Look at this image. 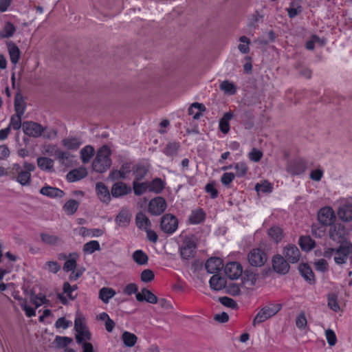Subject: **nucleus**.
Returning a JSON list of instances; mask_svg holds the SVG:
<instances>
[{
    "label": "nucleus",
    "mask_w": 352,
    "mask_h": 352,
    "mask_svg": "<svg viewBox=\"0 0 352 352\" xmlns=\"http://www.w3.org/2000/svg\"><path fill=\"white\" fill-rule=\"evenodd\" d=\"M35 169L36 167L32 163L24 162L23 166L14 163L11 165L10 177L21 186H28L31 184V173Z\"/></svg>",
    "instance_id": "obj_1"
},
{
    "label": "nucleus",
    "mask_w": 352,
    "mask_h": 352,
    "mask_svg": "<svg viewBox=\"0 0 352 352\" xmlns=\"http://www.w3.org/2000/svg\"><path fill=\"white\" fill-rule=\"evenodd\" d=\"M324 256L326 258L333 257V261L337 265H343L349 258L352 261V244L342 243L338 248H327L324 251Z\"/></svg>",
    "instance_id": "obj_2"
},
{
    "label": "nucleus",
    "mask_w": 352,
    "mask_h": 352,
    "mask_svg": "<svg viewBox=\"0 0 352 352\" xmlns=\"http://www.w3.org/2000/svg\"><path fill=\"white\" fill-rule=\"evenodd\" d=\"M111 154V149L107 145H104L98 149L92 163L93 170L99 173L106 172L112 164Z\"/></svg>",
    "instance_id": "obj_3"
},
{
    "label": "nucleus",
    "mask_w": 352,
    "mask_h": 352,
    "mask_svg": "<svg viewBox=\"0 0 352 352\" xmlns=\"http://www.w3.org/2000/svg\"><path fill=\"white\" fill-rule=\"evenodd\" d=\"M281 307L282 305L278 303H270L265 306L256 315L253 320V325L256 326L272 318L281 309Z\"/></svg>",
    "instance_id": "obj_4"
},
{
    "label": "nucleus",
    "mask_w": 352,
    "mask_h": 352,
    "mask_svg": "<svg viewBox=\"0 0 352 352\" xmlns=\"http://www.w3.org/2000/svg\"><path fill=\"white\" fill-rule=\"evenodd\" d=\"M197 243L193 236H186L180 248V254L182 258L188 260L195 256Z\"/></svg>",
    "instance_id": "obj_5"
},
{
    "label": "nucleus",
    "mask_w": 352,
    "mask_h": 352,
    "mask_svg": "<svg viewBox=\"0 0 352 352\" xmlns=\"http://www.w3.org/2000/svg\"><path fill=\"white\" fill-rule=\"evenodd\" d=\"M178 228V219L171 214H166L162 216L160 221L161 230L168 234L174 233Z\"/></svg>",
    "instance_id": "obj_6"
},
{
    "label": "nucleus",
    "mask_w": 352,
    "mask_h": 352,
    "mask_svg": "<svg viewBox=\"0 0 352 352\" xmlns=\"http://www.w3.org/2000/svg\"><path fill=\"white\" fill-rule=\"evenodd\" d=\"M248 261L253 267H261L267 261V254L260 248L252 250L248 254Z\"/></svg>",
    "instance_id": "obj_7"
},
{
    "label": "nucleus",
    "mask_w": 352,
    "mask_h": 352,
    "mask_svg": "<svg viewBox=\"0 0 352 352\" xmlns=\"http://www.w3.org/2000/svg\"><path fill=\"white\" fill-rule=\"evenodd\" d=\"M329 238L340 243H344V242L346 238V231L343 224L337 223L331 226L329 230Z\"/></svg>",
    "instance_id": "obj_8"
},
{
    "label": "nucleus",
    "mask_w": 352,
    "mask_h": 352,
    "mask_svg": "<svg viewBox=\"0 0 352 352\" xmlns=\"http://www.w3.org/2000/svg\"><path fill=\"white\" fill-rule=\"evenodd\" d=\"M22 127L25 135L33 138L40 137L45 130L42 125L32 121L24 122Z\"/></svg>",
    "instance_id": "obj_9"
},
{
    "label": "nucleus",
    "mask_w": 352,
    "mask_h": 352,
    "mask_svg": "<svg viewBox=\"0 0 352 352\" xmlns=\"http://www.w3.org/2000/svg\"><path fill=\"white\" fill-rule=\"evenodd\" d=\"M166 207V200L162 197H157L150 201L148 210L153 215H160L165 211Z\"/></svg>",
    "instance_id": "obj_10"
},
{
    "label": "nucleus",
    "mask_w": 352,
    "mask_h": 352,
    "mask_svg": "<svg viewBox=\"0 0 352 352\" xmlns=\"http://www.w3.org/2000/svg\"><path fill=\"white\" fill-rule=\"evenodd\" d=\"M306 162L304 160L296 159L289 162L286 170L291 175H298L302 174L306 170Z\"/></svg>",
    "instance_id": "obj_11"
},
{
    "label": "nucleus",
    "mask_w": 352,
    "mask_h": 352,
    "mask_svg": "<svg viewBox=\"0 0 352 352\" xmlns=\"http://www.w3.org/2000/svg\"><path fill=\"white\" fill-rule=\"evenodd\" d=\"M318 219L324 226H331L336 219L333 210L329 206L322 208L318 211Z\"/></svg>",
    "instance_id": "obj_12"
},
{
    "label": "nucleus",
    "mask_w": 352,
    "mask_h": 352,
    "mask_svg": "<svg viewBox=\"0 0 352 352\" xmlns=\"http://www.w3.org/2000/svg\"><path fill=\"white\" fill-rule=\"evenodd\" d=\"M272 267L276 272L281 274H285L289 270L288 261L283 256L280 254H276L273 256Z\"/></svg>",
    "instance_id": "obj_13"
},
{
    "label": "nucleus",
    "mask_w": 352,
    "mask_h": 352,
    "mask_svg": "<svg viewBox=\"0 0 352 352\" xmlns=\"http://www.w3.org/2000/svg\"><path fill=\"white\" fill-rule=\"evenodd\" d=\"M283 255L289 263H296L300 259V252L295 245L288 244L283 248Z\"/></svg>",
    "instance_id": "obj_14"
},
{
    "label": "nucleus",
    "mask_w": 352,
    "mask_h": 352,
    "mask_svg": "<svg viewBox=\"0 0 352 352\" xmlns=\"http://www.w3.org/2000/svg\"><path fill=\"white\" fill-rule=\"evenodd\" d=\"M225 273L230 279H236L243 272L242 266L238 262H230L225 266Z\"/></svg>",
    "instance_id": "obj_15"
},
{
    "label": "nucleus",
    "mask_w": 352,
    "mask_h": 352,
    "mask_svg": "<svg viewBox=\"0 0 352 352\" xmlns=\"http://www.w3.org/2000/svg\"><path fill=\"white\" fill-rule=\"evenodd\" d=\"M131 164L129 163H123L119 170H113L109 175V178L112 180L124 179L127 175L131 172Z\"/></svg>",
    "instance_id": "obj_16"
},
{
    "label": "nucleus",
    "mask_w": 352,
    "mask_h": 352,
    "mask_svg": "<svg viewBox=\"0 0 352 352\" xmlns=\"http://www.w3.org/2000/svg\"><path fill=\"white\" fill-rule=\"evenodd\" d=\"M131 192V187L122 182L115 183L111 190V195L115 198L124 196Z\"/></svg>",
    "instance_id": "obj_17"
},
{
    "label": "nucleus",
    "mask_w": 352,
    "mask_h": 352,
    "mask_svg": "<svg viewBox=\"0 0 352 352\" xmlns=\"http://www.w3.org/2000/svg\"><path fill=\"white\" fill-rule=\"evenodd\" d=\"M40 236L42 242L47 245L58 246L64 243L61 237L49 232H42Z\"/></svg>",
    "instance_id": "obj_18"
},
{
    "label": "nucleus",
    "mask_w": 352,
    "mask_h": 352,
    "mask_svg": "<svg viewBox=\"0 0 352 352\" xmlns=\"http://www.w3.org/2000/svg\"><path fill=\"white\" fill-rule=\"evenodd\" d=\"M96 195L103 203L108 204L111 201V195L108 188L102 182H98L96 185Z\"/></svg>",
    "instance_id": "obj_19"
},
{
    "label": "nucleus",
    "mask_w": 352,
    "mask_h": 352,
    "mask_svg": "<svg viewBox=\"0 0 352 352\" xmlns=\"http://www.w3.org/2000/svg\"><path fill=\"white\" fill-rule=\"evenodd\" d=\"M223 267V262L221 258L217 257H212L207 260L205 267L210 274H215L220 271Z\"/></svg>",
    "instance_id": "obj_20"
},
{
    "label": "nucleus",
    "mask_w": 352,
    "mask_h": 352,
    "mask_svg": "<svg viewBox=\"0 0 352 352\" xmlns=\"http://www.w3.org/2000/svg\"><path fill=\"white\" fill-rule=\"evenodd\" d=\"M338 217L344 221L352 220V204L344 203L338 210Z\"/></svg>",
    "instance_id": "obj_21"
},
{
    "label": "nucleus",
    "mask_w": 352,
    "mask_h": 352,
    "mask_svg": "<svg viewBox=\"0 0 352 352\" xmlns=\"http://www.w3.org/2000/svg\"><path fill=\"white\" fill-rule=\"evenodd\" d=\"M135 297L139 302L146 301L151 304L157 302V296L146 288H143L140 292L136 293Z\"/></svg>",
    "instance_id": "obj_22"
},
{
    "label": "nucleus",
    "mask_w": 352,
    "mask_h": 352,
    "mask_svg": "<svg viewBox=\"0 0 352 352\" xmlns=\"http://www.w3.org/2000/svg\"><path fill=\"white\" fill-rule=\"evenodd\" d=\"M40 193L50 198H60L65 195V192L56 187L45 186L40 190Z\"/></svg>",
    "instance_id": "obj_23"
},
{
    "label": "nucleus",
    "mask_w": 352,
    "mask_h": 352,
    "mask_svg": "<svg viewBox=\"0 0 352 352\" xmlns=\"http://www.w3.org/2000/svg\"><path fill=\"white\" fill-rule=\"evenodd\" d=\"M131 219V214L126 208H122L116 217V223L120 227H126Z\"/></svg>",
    "instance_id": "obj_24"
},
{
    "label": "nucleus",
    "mask_w": 352,
    "mask_h": 352,
    "mask_svg": "<svg viewBox=\"0 0 352 352\" xmlns=\"http://www.w3.org/2000/svg\"><path fill=\"white\" fill-rule=\"evenodd\" d=\"M38 167L42 170L53 172L54 162L52 159L47 157H38L36 160Z\"/></svg>",
    "instance_id": "obj_25"
},
{
    "label": "nucleus",
    "mask_w": 352,
    "mask_h": 352,
    "mask_svg": "<svg viewBox=\"0 0 352 352\" xmlns=\"http://www.w3.org/2000/svg\"><path fill=\"white\" fill-rule=\"evenodd\" d=\"M135 223L140 230H146L151 227V223L148 217L143 212H140L135 216Z\"/></svg>",
    "instance_id": "obj_26"
},
{
    "label": "nucleus",
    "mask_w": 352,
    "mask_h": 352,
    "mask_svg": "<svg viewBox=\"0 0 352 352\" xmlns=\"http://www.w3.org/2000/svg\"><path fill=\"white\" fill-rule=\"evenodd\" d=\"M87 175V171L85 168H80L69 171L67 175V179L69 182L80 180Z\"/></svg>",
    "instance_id": "obj_27"
},
{
    "label": "nucleus",
    "mask_w": 352,
    "mask_h": 352,
    "mask_svg": "<svg viewBox=\"0 0 352 352\" xmlns=\"http://www.w3.org/2000/svg\"><path fill=\"white\" fill-rule=\"evenodd\" d=\"M25 108L26 103L23 95L20 92H17L14 97V110L16 113L23 115L25 111Z\"/></svg>",
    "instance_id": "obj_28"
},
{
    "label": "nucleus",
    "mask_w": 352,
    "mask_h": 352,
    "mask_svg": "<svg viewBox=\"0 0 352 352\" xmlns=\"http://www.w3.org/2000/svg\"><path fill=\"white\" fill-rule=\"evenodd\" d=\"M180 148V144L178 142L168 143L164 148L163 153L168 157L173 158L177 156Z\"/></svg>",
    "instance_id": "obj_29"
},
{
    "label": "nucleus",
    "mask_w": 352,
    "mask_h": 352,
    "mask_svg": "<svg viewBox=\"0 0 352 352\" xmlns=\"http://www.w3.org/2000/svg\"><path fill=\"white\" fill-rule=\"evenodd\" d=\"M210 287L214 290H221L226 287V281L224 278L214 274L210 279Z\"/></svg>",
    "instance_id": "obj_30"
},
{
    "label": "nucleus",
    "mask_w": 352,
    "mask_h": 352,
    "mask_svg": "<svg viewBox=\"0 0 352 352\" xmlns=\"http://www.w3.org/2000/svg\"><path fill=\"white\" fill-rule=\"evenodd\" d=\"M205 212L202 209L192 210L188 217V221L191 224H199L205 219Z\"/></svg>",
    "instance_id": "obj_31"
},
{
    "label": "nucleus",
    "mask_w": 352,
    "mask_h": 352,
    "mask_svg": "<svg viewBox=\"0 0 352 352\" xmlns=\"http://www.w3.org/2000/svg\"><path fill=\"white\" fill-rule=\"evenodd\" d=\"M80 140L75 137H68L62 140V144L70 150H76L81 145Z\"/></svg>",
    "instance_id": "obj_32"
},
{
    "label": "nucleus",
    "mask_w": 352,
    "mask_h": 352,
    "mask_svg": "<svg viewBox=\"0 0 352 352\" xmlns=\"http://www.w3.org/2000/svg\"><path fill=\"white\" fill-rule=\"evenodd\" d=\"M148 190L156 194L160 193L165 187V183L160 178H155L152 182L148 183Z\"/></svg>",
    "instance_id": "obj_33"
},
{
    "label": "nucleus",
    "mask_w": 352,
    "mask_h": 352,
    "mask_svg": "<svg viewBox=\"0 0 352 352\" xmlns=\"http://www.w3.org/2000/svg\"><path fill=\"white\" fill-rule=\"evenodd\" d=\"M233 115L231 112L226 113L219 120V129L222 133L226 134L230 131V120L232 118Z\"/></svg>",
    "instance_id": "obj_34"
},
{
    "label": "nucleus",
    "mask_w": 352,
    "mask_h": 352,
    "mask_svg": "<svg viewBox=\"0 0 352 352\" xmlns=\"http://www.w3.org/2000/svg\"><path fill=\"white\" fill-rule=\"evenodd\" d=\"M299 271L305 278V279L309 281L310 283L314 281V276L311 268L307 264L302 263L298 267Z\"/></svg>",
    "instance_id": "obj_35"
},
{
    "label": "nucleus",
    "mask_w": 352,
    "mask_h": 352,
    "mask_svg": "<svg viewBox=\"0 0 352 352\" xmlns=\"http://www.w3.org/2000/svg\"><path fill=\"white\" fill-rule=\"evenodd\" d=\"M80 159L84 164H87L90 162L91 159L94 154V148L92 146H85L80 150Z\"/></svg>",
    "instance_id": "obj_36"
},
{
    "label": "nucleus",
    "mask_w": 352,
    "mask_h": 352,
    "mask_svg": "<svg viewBox=\"0 0 352 352\" xmlns=\"http://www.w3.org/2000/svg\"><path fill=\"white\" fill-rule=\"evenodd\" d=\"M268 235L276 243L280 242L284 236L282 228L276 226H272L269 229Z\"/></svg>",
    "instance_id": "obj_37"
},
{
    "label": "nucleus",
    "mask_w": 352,
    "mask_h": 352,
    "mask_svg": "<svg viewBox=\"0 0 352 352\" xmlns=\"http://www.w3.org/2000/svg\"><path fill=\"white\" fill-rule=\"evenodd\" d=\"M79 205L80 203L75 199H69L64 204L63 209L67 215H72L77 211Z\"/></svg>",
    "instance_id": "obj_38"
},
{
    "label": "nucleus",
    "mask_w": 352,
    "mask_h": 352,
    "mask_svg": "<svg viewBox=\"0 0 352 352\" xmlns=\"http://www.w3.org/2000/svg\"><path fill=\"white\" fill-rule=\"evenodd\" d=\"M133 261L140 265L147 264L148 257L147 254L141 250H135L132 255Z\"/></svg>",
    "instance_id": "obj_39"
},
{
    "label": "nucleus",
    "mask_w": 352,
    "mask_h": 352,
    "mask_svg": "<svg viewBox=\"0 0 352 352\" xmlns=\"http://www.w3.org/2000/svg\"><path fill=\"white\" fill-rule=\"evenodd\" d=\"M287 12L290 18H294L302 12V8L299 2L292 1L290 3L289 7L287 8Z\"/></svg>",
    "instance_id": "obj_40"
},
{
    "label": "nucleus",
    "mask_w": 352,
    "mask_h": 352,
    "mask_svg": "<svg viewBox=\"0 0 352 352\" xmlns=\"http://www.w3.org/2000/svg\"><path fill=\"white\" fill-rule=\"evenodd\" d=\"M115 295V290L110 287H102L99 291V298L104 303L109 302V300Z\"/></svg>",
    "instance_id": "obj_41"
},
{
    "label": "nucleus",
    "mask_w": 352,
    "mask_h": 352,
    "mask_svg": "<svg viewBox=\"0 0 352 352\" xmlns=\"http://www.w3.org/2000/svg\"><path fill=\"white\" fill-rule=\"evenodd\" d=\"M122 339L124 344L128 347L133 346L138 340V338L135 334L128 331H124L122 333Z\"/></svg>",
    "instance_id": "obj_42"
},
{
    "label": "nucleus",
    "mask_w": 352,
    "mask_h": 352,
    "mask_svg": "<svg viewBox=\"0 0 352 352\" xmlns=\"http://www.w3.org/2000/svg\"><path fill=\"white\" fill-rule=\"evenodd\" d=\"M15 31V26L10 22H6L0 32V36L4 38H10L13 36Z\"/></svg>",
    "instance_id": "obj_43"
},
{
    "label": "nucleus",
    "mask_w": 352,
    "mask_h": 352,
    "mask_svg": "<svg viewBox=\"0 0 352 352\" xmlns=\"http://www.w3.org/2000/svg\"><path fill=\"white\" fill-rule=\"evenodd\" d=\"M300 248L305 251H309L315 246V241L310 236H301L299 239Z\"/></svg>",
    "instance_id": "obj_44"
},
{
    "label": "nucleus",
    "mask_w": 352,
    "mask_h": 352,
    "mask_svg": "<svg viewBox=\"0 0 352 352\" xmlns=\"http://www.w3.org/2000/svg\"><path fill=\"white\" fill-rule=\"evenodd\" d=\"M76 342L78 344H81L82 346H83V343L87 342V340H91V333L87 329L77 331L75 336Z\"/></svg>",
    "instance_id": "obj_45"
},
{
    "label": "nucleus",
    "mask_w": 352,
    "mask_h": 352,
    "mask_svg": "<svg viewBox=\"0 0 352 352\" xmlns=\"http://www.w3.org/2000/svg\"><path fill=\"white\" fill-rule=\"evenodd\" d=\"M69 256L71 258L66 261L63 265V270L65 272L74 270L76 267V258H78V254L73 253L70 254Z\"/></svg>",
    "instance_id": "obj_46"
},
{
    "label": "nucleus",
    "mask_w": 352,
    "mask_h": 352,
    "mask_svg": "<svg viewBox=\"0 0 352 352\" xmlns=\"http://www.w3.org/2000/svg\"><path fill=\"white\" fill-rule=\"evenodd\" d=\"M8 50L10 61L13 64L17 63L20 58V51L19 47L16 45L12 44L9 45Z\"/></svg>",
    "instance_id": "obj_47"
},
{
    "label": "nucleus",
    "mask_w": 352,
    "mask_h": 352,
    "mask_svg": "<svg viewBox=\"0 0 352 352\" xmlns=\"http://www.w3.org/2000/svg\"><path fill=\"white\" fill-rule=\"evenodd\" d=\"M133 188L135 195H141L148 189V184L147 182L140 183L138 181H133Z\"/></svg>",
    "instance_id": "obj_48"
},
{
    "label": "nucleus",
    "mask_w": 352,
    "mask_h": 352,
    "mask_svg": "<svg viewBox=\"0 0 352 352\" xmlns=\"http://www.w3.org/2000/svg\"><path fill=\"white\" fill-rule=\"evenodd\" d=\"M219 88L225 93L229 94L230 95H233L236 92V88L235 85L233 83L229 82L228 80L223 81L220 84Z\"/></svg>",
    "instance_id": "obj_49"
},
{
    "label": "nucleus",
    "mask_w": 352,
    "mask_h": 352,
    "mask_svg": "<svg viewBox=\"0 0 352 352\" xmlns=\"http://www.w3.org/2000/svg\"><path fill=\"white\" fill-rule=\"evenodd\" d=\"M239 41L242 43L239 44L238 45L239 50L242 54H248L250 52V40L245 36H242L239 38Z\"/></svg>",
    "instance_id": "obj_50"
},
{
    "label": "nucleus",
    "mask_w": 352,
    "mask_h": 352,
    "mask_svg": "<svg viewBox=\"0 0 352 352\" xmlns=\"http://www.w3.org/2000/svg\"><path fill=\"white\" fill-rule=\"evenodd\" d=\"M100 250V244L98 241H91L86 243L83 246V251L87 254H92Z\"/></svg>",
    "instance_id": "obj_51"
},
{
    "label": "nucleus",
    "mask_w": 352,
    "mask_h": 352,
    "mask_svg": "<svg viewBox=\"0 0 352 352\" xmlns=\"http://www.w3.org/2000/svg\"><path fill=\"white\" fill-rule=\"evenodd\" d=\"M58 149L56 144H47L43 146L42 153L44 155L55 157Z\"/></svg>",
    "instance_id": "obj_52"
},
{
    "label": "nucleus",
    "mask_w": 352,
    "mask_h": 352,
    "mask_svg": "<svg viewBox=\"0 0 352 352\" xmlns=\"http://www.w3.org/2000/svg\"><path fill=\"white\" fill-rule=\"evenodd\" d=\"M23 115L14 114L10 118V124L8 126L12 127L14 130H19L21 126V117Z\"/></svg>",
    "instance_id": "obj_53"
},
{
    "label": "nucleus",
    "mask_w": 352,
    "mask_h": 352,
    "mask_svg": "<svg viewBox=\"0 0 352 352\" xmlns=\"http://www.w3.org/2000/svg\"><path fill=\"white\" fill-rule=\"evenodd\" d=\"M226 289L228 294L232 296H237L241 293L240 285L235 283H229L226 286Z\"/></svg>",
    "instance_id": "obj_54"
},
{
    "label": "nucleus",
    "mask_w": 352,
    "mask_h": 352,
    "mask_svg": "<svg viewBox=\"0 0 352 352\" xmlns=\"http://www.w3.org/2000/svg\"><path fill=\"white\" fill-rule=\"evenodd\" d=\"M43 269L56 274L60 270V265L56 261H47L45 263Z\"/></svg>",
    "instance_id": "obj_55"
},
{
    "label": "nucleus",
    "mask_w": 352,
    "mask_h": 352,
    "mask_svg": "<svg viewBox=\"0 0 352 352\" xmlns=\"http://www.w3.org/2000/svg\"><path fill=\"white\" fill-rule=\"evenodd\" d=\"M234 168L236 170V175L238 177H243L247 171L248 166L244 162H238L234 165Z\"/></svg>",
    "instance_id": "obj_56"
},
{
    "label": "nucleus",
    "mask_w": 352,
    "mask_h": 352,
    "mask_svg": "<svg viewBox=\"0 0 352 352\" xmlns=\"http://www.w3.org/2000/svg\"><path fill=\"white\" fill-rule=\"evenodd\" d=\"M255 190L258 192L267 193L272 192V186L269 182H265L261 184H257L255 186Z\"/></svg>",
    "instance_id": "obj_57"
},
{
    "label": "nucleus",
    "mask_w": 352,
    "mask_h": 352,
    "mask_svg": "<svg viewBox=\"0 0 352 352\" xmlns=\"http://www.w3.org/2000/svg\"><path fill=\"white\" fill-rule=\"evenodd\" d=\"M70 153L69 152L63 151L60 148L58 150V152L55 156V157L63 164H66L67 162L69 161L70 157Z\"/></svg>",
    "instance_id": "obj_58"
},
{
    "label": "nucleus",
    "mask_w": 352,
    "mask_h": 352,
    "mask_svg": "<svg viewBox=\"0 0 352 352\" xmlns=\"http://www.w3.org/2000/svg\"><path fill=\"white\" fill-rule=\"evenodd\" d=\"M219 300L223 305H224L226 307H230L232 309H235L237 307L236 302H235V300H234L231 298H229L227 296H223V297L219 298Z\"/></svg>",
    "instance_id": "obj_59"
},
{
    "label": "nucleus",
    "mask_w": 352,
    "mask_h": 352,
    "mask_svg": "<svg viewBox=\"0 0 352 352\" xmlns=\"http://www.w3.org/2000/svg\"><path fill=\"white\" fill-rule=\"evenodd\" d=\"M77 288L78 287L76 285H70L67 282L65 283L63 287L64 293L67 294L71 300L75 299L76 296H72V292L76 290Z\"/></svg>",
    "instance_id": "obj_60"
},
{
    "label": "nucleus",
    "mask_w": 352,
    "mask_h": 352,
    "mask_svg": "<svg viewBox=\"0 0 352 352\" xmlns=\"http://www.w3.org/2000/svg\"><path fill=\"white\" fill-rule=\"evenodd\" d=\"M155 274L151 270H144L141 273V280L144 283L151 282L154 279Z\"/></svg>",
    "instance_id": "obj_61"
},
{
    "label": "nucleus",
    "mask_w": 352,
    "mask_h": 352,
    "mask_svg": "<svg viewBox=\"0 0 352 352\" xmlns=\"http://www.w3.org/2000/svg\"><path fill=\"white\" fill-rule=\"evenodd\" d=\"M31 301L36 307H38L41 305L45 304L47 300L44 295L39 294L38 295L32 296L31 297Z\"/></svg>",
    "instance_id": "obj_62"
},
{
    "label": "nucleus",
    "mask_w": 352,
    "mask_h": 352,
    "mask_svg": "<svg viewBox=\"0 0 352 352\" xmlns=\"http://www.w3.org/2000/svg\"><path fill=\"white\" fill-rule=\"evenodd\" d=\"M307 318L304 313L300 314L296 319V325L298 329H305L307 326Z\"/></svg>",
    "instance_id": "obj_63"
},
{
    "label": "nucleus",
    "mask_w": 352,
    "mask_h": 352,
    "mask_svg": "<svg viewBox=\"0 0 352 352\" xmlns=\"http://www.w3.org/2000/svg\"><path fill=\"white\" fill-rule=\"evenodd\" d=\"M74 329L76 332L87 329V327L84 322V319L82 317L78 316L76 318L74 321Z\"/></svg>",
    "instance_id": "obj_64"
}]
</instances>
